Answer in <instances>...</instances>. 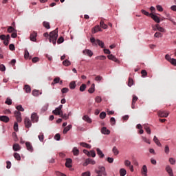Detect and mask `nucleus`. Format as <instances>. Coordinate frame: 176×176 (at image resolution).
I'll list each match as a JSON object with an SVG mask.
<instances>
[{
  "instance_id": "obj_37",
  "label": "nucleus",
  "mask_w": 176,
  "mask_h": 176,
  "mask_svg": "<svg viewBox=\"0 0 176 176\" xmlns=\"http://www.w3.org/2000/svg\"><path fill=\"white\" fill-rule=\"evenodd\" d=\"M98 31H101V28H100V25L95 26L93 30V33L96 34V32H98Z\"/></svg>"
},
{
  "instance_id": "obj_44",
  "label": "nucleus",
  "mask_w": 176,
  "mask_h": 176,
  "mask_svg": "<svg viewBox=\"0 0 176 176\" xmlns=\"http://www.w3.org/2000/svg\"><path fill=\"white\" fill-rule=\"evenodd\" d=\"M63 65H65V67H68V66L71 65V62H69V60H65L63 62Z\"/></svg>"
},
{
  "instance_id": "obj_51",
  "label": "nucleus",
  "mask_w": 176,
  "mask_h": 176,
  "mask_svg": "<svg viewBox=\"0 0 176 176\" xmlns=\"http://www.w3.org/2000/svg\"><path fill=\"white\" fill-rule=\"evenodd\" d=\"M14 131H19V124L17 122L14 124Z\"/></svg>"
},
{
  "instance_id": "obj_39",
  "label": "nucleus",
  "mask_w": 176,
  "mask_h": 176,
  "mask_svg": "<svg viewBox=\"0 0 176 176\" xmlns=\"http://www.w3.org/2000/svg\"><path fill=\"white\" fill-rule=\"evenodd\" d=\"M16 109H17V111H19V112H24V108H23V106H21V104L18 105L16 107Z\"/></svg>"
},
{
  "instance_id": "obj_12",
  "label": "nucleus",
  "mask_w": 176,
  "mask_h": 176,
  "mask_svg": "<svg viewBox=\"0 0 176 176\" xmlns=\"http://www.w3.org/2000/svg\"><path fill=\"white\" fill-rule=\"evenodd\" d=\"M31 119L33 123H36V122H38V114L33 113L31 116Z\"/></svg>"
},
{
  "instance_id": "obj_8",
  "label": "nucleus",
  "mask_w": 176,
  "mask_h": 176,
  "mask_svg": "<svg viewBox=\"0 0 176 176\" xmlns=\"http://www.w3.org/2000/svg\"><path fill=\"white\" fill-rule=\"evenodd\" d=\"M36 36H38V33H36V32H33L30 34V41H32V42H36Z\"/></svg>"
},
{
  "instance_id": "obj_31",
  "label": "nucleus",
  "mask_w": 176,
  "mask_h": 176,
  "mask_svg": "<svg viewBox=\"0 0 176 176\" xmlns=\"http://www.w3.org/2000/svg\"><path fill=\"white\" fill-rule=\"evenodd\" d=\"M96 45H98L100 47L104 48V42L100 40L97 39L96 41Z\"/></svg>"
},
{
  "instance_id": "obj_22",
  "label": "nucleus",
  "mask_w": 176,
  "mask_h": 176,
  "mask_svg": "<svg viewBox=\"0 0 176 176\" xmlns=\"http://www.w3.org/2000/svg\"><path fill=\"white\" fill-rule=\"evenodd\" d=\"M72 129V125H68L67 126H65L63 129V134H67L68 131H69L70 129Z\"/></svg>"
},
{
  "instance_id": "obj_24",
  "label": "nucleus",
  "mask_w": 176,
  "mask_h": 176,
  "mask_svg": "<svg viewBox=\"0 0 176 176\" xmlns=\"http://www.w3.org/2000/svg\"><path fill=\"white\" fill-rule=\"evenodd\" d=\"M153 141L156 144V145H157V146H162V143H160V141H159L157 137L154 136Z\"/></svg>"
},
{
  "instance_id": "obj_6",
  "label": "nucleus",
  "mask_w": 176,
  "mask_h": 176,
  "mask_svg": "<svg viewBox=\"0 0 176 176\" xmlns=\"http://www.w3.org/2000/svg\"><path fill=\"white\" fill-rule=\"evenodd\" d=\"M88 164H96V161H94L93 159L88 158L85 160V162L83 163L82 166L86 167Z\"/></svg>"
},
{
  "instance_id": "obj_26",
  "label": "nucleus",
  "mask_w": 176,
  "mask_h": 176,
  "mask_svg": "<svg viewBox=\"0 0 176 176\" xmlns=\"http://www.w3.org/2000/svg\"><path fill=\"white\" fill-rule=\"evenodd\" d=\"M60 77H56L54 79L53 82H52V86H54V85H56V83H60Z\"/></svg>"
},
{
  "instance_id": "obj_58",
  "label": "nucleus",
  "mask_w": 176,
  "mask_h": 176,
  "mask_svg": "<svg viewBox=\"0 0 176 176\" xmlns=\"http://www.w3.org/2000/svg\"><path fill=\"white\" fill-rule=\"evenodd\" d=\"M63 42H64V37L60 36L58 41H57V43H58V45H60V43H63Z\"/></svg>"
},
{
  "instance_id": "obj_43",
  "label": "nucleus",
  "mask_w": 176,
  "mask_h": 176,
  "mask_svg": "<svg viewBox=\"0 0 176 176\" xmlns=\"http://www.w3.org/2000/svg\"><path fill=\"white\" fill-rule=\"evenodd\" d=\"M96 60H107V56L102 55V56H98L96 57Z\"/></svg>"
},
{
  "instance_id": "obj_49",
  "label": "nucleus",
  "mask_w": 176,
  "mask_h": 176,
  "mask_svg": "<svg viewBox=\"0 0 176 176\" xmlns=\"http://www.w3.org/2000/svg\"><path fill=\"white\" fill-rule=\"evenodd\" d=\"M138 101V97L135 96V95L133 96V99H132V103L135 104Z\"/></svg>"
},
{
  "instance_id": "obj_56",
  "label": "nucleus",
  "mask_w": 176,
  "mask_h": 176,
  "mask_svg": "<svg viewBox=\"0 0 176 176\" xmlns=\"http://www.w3.org/2000/svg\"><path fill=\"white\" fill-rule=\"evenodd\" d=\"M169 163L172 165L175 164V159L173 157L169 158Z\"/></svg>"
},
{
  "instance_id": "obj_30",
  "label": "nucleus",
  "mask_w": 176,
  "mask_h": 176,
  "mask_svg": "<svg viewBox=\"0 0 176 176\" xmlns=\"http://www.w3.org/2000/svg\"><path fill=\"white\" fill-rule=\"evenodd\" d=\"M43 25L47 30H50V23L49 22H47V21L43 22Z\"/></svg>"
},
{
  "instance_id": "obj_60",
  "label": "nucleus",
  "mask_w": 176,
  "mask_h": 176,
  "mask_svg": "<svg viewBox=\"0 0 176 176\" xmlns=\"http://www.w3.org/2000/svg\"><path fill=\"white\" fill-rule=\"evenodd\" d=\"M141 74L143 78H145V76L148 75V72H146V70H142Z\"/></svg>"
},
{
  "instance_id": "obj_36",
  "label": "nucleus",
  "mask_w": 176,
  "mask_h": 176,
  "mask_svg": "<svg viewBox=\"0 0 176 176\" xmlns=\"http://www.w3.org/2000/svg\"><path fill=\"white\" fill-rule=\"evenodd\" d=\"M38 138L41 142H43V140L45 139V136L43 135V133H40V134L38 135Z\"/></svg>"
},
{
  "instance_id": "obj_45",
  "label": "nucleus",
  "mask_w": 176,
  "mask_h": 176,
  "mask_svg": "<svg viewBox=\"0 0 176 176\" xmlns=\"http://www.w3.org/2000/svg\"><path fill=\"white\" fill-rule=\"evenodd\" d=\"M154 36H155V38H162V36H163V34H162L159 32H157L155 33Z\"/></svg>"
},
{
  "instance_id": "obj_3",
  "label": "nucleus",
  "mask_w": 176,
  "mask_h": 176,
  "mask_svg": "<svg viewBox=\"0 0 176 176\" xmlns=\"http://www.w3.org/2000/svg\"><path fill=\"white\" fill-rule=\"evenodd\" d=\"M153 31H160V32H166V30L160 26V24H157L155 26H153Z\"/></svg>"
},
{
  "instance_id": "obj_47",
  "label": "nucleus",
  "mask_w": 176,
  "mask_h": 176,
  "mask_svg": "<svg viewBox=\"0 0 176 176\" xmlns=\"http://www.w3.org/2000/svg\"><path fill=\"white\" fill-rule=\"evenodd\" d=\"M133 83H134V81L133 80V78H129V82H128V86L129 87H131V86H133Z\"/></svg>"
},
{
  "instance_id": "obj_29",
  "label": "nucleus",
  "mask_w": 176,
  "mask_h": 176,
  "mask_svg": "<svg viewBox=\"0 0 176 176\" xmlns=\"http://www.w3.org/2000/svg\"><path fill=\"white\" fill-rule=\"evenodd\" d=\"M23 89L25 93H31V87H30V85H25Z\"/></svg>"
},
{
  "instance_id": "obj_41",
  "label": "nucleus",
  "mask_w": 176,
  "mask_h": 176,
  "mask_svg": "<svg viewBox=\"0 0 176 176\" xmlns=\"http://www.w3.org/2000/svg\"><path fill=\"white\" fill-rule=\"evenodd\" d=\"M142 141H144V142H146V144H151V140L148 139L146 137L142 136Z\"/></svg>"
},
{
  "instance_id": "obj_53",
  "label": "nucleus",
  "mask_w": 176,
  "mask_h": 176,
  "mask_svg": "<svg viewBox=\"0 0 176 176\" xmlns=\"http://www.w3.org/2000/svg\"><path fill=\"white\" fill-rule=\"evenodd\" d=\"M61 91L63 94H65V93H68L69 91V89L65 87L61 89Z\"/></svg>"
},
{
  "instance_id": "obj_28",
  "label": "nucleus",
  "mask_w": 176,
  "mask_h": 176,
  "mask_svg": "<svg viewBox=\"0 0 176 176\" xmlns=\"http://www.w3.org/2000/svg\"><path fill=\"white\" fill-rule=\"evenodd\" d=\"M73 152V155L74 156H78L79 155V149H78V148L74 147L72 150Z\"/></svg>"
},
{
  "instance_id": "obj_32",
  "label": "nucleus",
  "mask_w": 176,
  "mask_h": 176,
  "mask_svg": "<svg viewBox=\"0 0 176 176\" xmlns=\"http://www.w3.org/2000/svg\"><path fill=\"white\" fill-rule=\"evenodd\" d=\"M62 113H63V111L57 110V109H56L52 111V113H54V115L60 116H61Z\"/></svg>"
},
{
  "instance_id": "obj_38",
  "label": "nucleus",
  "mask_w": 176,
  "mask_h": 176,
  "mask_svg": "<svg viewBox=\"0 0 176 176\" xmlns=\"http://www.w3.org/2000/svg\"><path fill=\"white\" fill-rule=\"evenodd\" d=\"M14 157L16 160H21V157L20 156V154H19L18 153H14Z\"/></svg>"
},
{
  "instance_id": "obj_7",
  "label": "nucleus",
  "mask_w": 176,
  "mask_h": 176,
  "mask_svg": "<svg viewBox=\"0 0 176 176\" xmlns=\"http://www.w3.org/2000/svg\"><path fill=\"white\" fill-rule=\"evenodd\" d=\"M24 123H25V127H26V129H30V127L32 126V123L31 122V120H30V118L27 117L24 120Z\"/></svg>"
},
{
  "instance_id": "obj_50",
  "label": "nucleus",
  "mask_w": 176,
  "mask_h": 176,
  "mask_svg": "<svg viewBox=\"0 0 176 176\" xmlns=\"http://www.w3.org/2000/svg\"><path fill=\"white\" fill-rule=\"evenodd\" d=\"M86 90V84H82L80 87V91H85Z\"/></svg>"
},
{
  "instance_id": "obj_42",
  "label": "nucleus",
  "mask_w": 176,
  "mask_h": 176,
  "mask_svg": "<svg viewBox=\"0 0 176 176\" xmlns=\"http://www.w3.org/2000/svg\"><path fill=\"white\" fill-rule=\"evenodd\" d=\"M32 94L34 96V97H38V96H39V91L34 89L32 91Z\"/></svg>"
},
{
  "instance_id": "obj_33",
  "label": "nucleus",
  "mask_w": 176,
  "mask_h": 176,
  "mask_svg": "<svg viewBox=\"0 0 176 176\" xmlns=\"http://www.w3.org/2000/svg\"><path fill=\"white\" fill-rule=\"evenodd\" d=\"M144 130H146L147 134H151V128H149V126H148V124H144Z\"/></svg>"
},
{
  "instance_id": "obj_9",
  "label": "nucleus",
  "mask_w": 176,
  "mask_h": 176,
  "mask_svg": "<svg viewBox=\"0 0 176 176\" xmlns=\"http://www.w3.org/2000/svg\"><path fill=\"white\" fill-rule=\"evenodd\" d=\"M65 166L67 167L68 168H71V167H72V159H66Z\"/></svg>"
},
{
  "instance_id": "obj_2",
  "label": "nucleus",
  "mask_w": 176,
  "mask_h": 176,
  "mask_svg": "<svg viewBox=\"0 0 176 176\" xmlns=\"http://www.w3.org/2000/svg\"><path fill=\"white\" fill-rule=\"evenodd\" d=\"M95 173L96 174H100L107 176V172L105 171V167L104 166H98V170L96 169Z\"/></svg>"
},
{
  "instance_id": "obj_63",
  "label": "nucleus",
  "mask_w": 176,
  "mask_h": 176,
  "mask_svg": "<svg viewBox=\"0 0 176 176\" xmlns=\"http://www.w3.org/2000/svg\"><path fill=\"white\" fill-rule=\"evenodd\" d=\"M141 12L143 14H144V16H151V14L144 10H142Z\"/></svg>"
},
{
  "instance_id": "obj_20",
  "label": "nucleus",
  "mask_w": 176,
  "mask_h": 176,
  "mask_svg": "<svg viewBox=\"0 0 176 176\" xmlns=\"http://www.w3.org/2000/svg\"><path fill=\"white\" fill-rule=\"evenodd\" d=\"M69 87L71 89V90L75 89L76 87V82L75 81H72L69 85Z\"/></svg>"
},
{
  "instance_id": "obj_25",
  "label": "nucleus",
  "mask_w": 176,
  "mask_h": 176,
  "mask_svg": "<svg viewBox=\"0 0 176 176\" xmlns=\"http://www.w3.org/2000/svg\"><path fill=\"white\" fill-rule=\"evenodd\" d=\"M100 26L101 28H103V30H107V28H108V25L104 23V21L102 20L100 21Z\"/></svg>"
},
{
  "instance_id": "obj_27",
  "label": "nucleus",
  "mask_w": 176,
  "mask_h": 176,
  "mask_svg": "<svg viewBox=\"0 0 176 176\" xmlns=\"http://www.w3.org/2000/svg\"><path fill=\"white\" fill-rule=\"evenodd\" d=\"M82 120H84L85 122H87V123H91V119L87 115L82 117Z\"/></svg>"
},
{
  "instance_id": "obj_34",
  "label": "nucleus",
  "mask_w": 176,
  "mask_h": 176,
  "mask_svg": "<svg viewBox=\"0 0 176 176\" xmlns=\"http://www.w3.org/2000/svg\"><path fill=\"white\" fill-rule=\"evenodd\" d=\"M112 152L115 155V156L119 155V150H118V148L116 146L113 147Z\"/></svg>"
},
{
  "instance_id": "obj_19",
  "label": "nucleus",
  "mask_w": 176,
  "mask_h": 176,
  "mask_svg": "<svg viewBox=\"0 0 176 176\" xmlns=\"http://www.w3.org/2000/svg\"><path fill=\"white\" fill-rule=\"evenodd\" d=\"M82 53L89 56V57H91V56H93V52H91L90 50H85L82 52Z\"/></svg>"
},
{
  "instance_id": "obj_40",
  "label": "nucleus",
  "mask_w": 176,
  "mask_h": 176,
  "mask_svg": "<svg viewBox=\"0 0 176 176\" xmlns=\"http://www.w3.org/2000/svg\"><path fill=\"white\" fill-rule=\"evenodd\" d=\"M120 176H124V175H126V169H124V168H121V169L120 170Z\"/></svg>"
},
{
  "instance_id": "obj_23",
  "label": "nucleus",
  "mask_w": 176,
  "mask_h": 176,
  "mask_svg": "<svg viewBox=\"0 0 176 176\" xmlns=\"http://www.w3.org/2000/svg\"><path fill=\"white\" fill-rule=\"evenodd\" d=\"M96 152L98 155V156H100V157L101 159H102V157H104L105 155H104V153H102V151L100 149V148H96Z\"/></svg>"
},
{
  "instance_id": "obj_5",
  "label": "nucleus",
  "mask_w": 176,
  "mask_h": 176,
  "mask_svg": "<svg viewBox=\"0 0 176 176\" xmlns=\"http://www.w3.org/2000/svg\"><path fill=\"white\" fill-rule=\"evenodd\" d=\"M14 116L16 119V122H18V123L21 122V113L19 111H14Z\"/></svg>"
},
{
  "instance_id": "obj_61",
  "label": "nucleus",
  "mask_w": 176,
  "mask_h": 176,
  "mask_svg": "<svg viewBox=\"0 0 176 176\" xmlns=\"http://www.w3.org/2000/svg\"><path fill=\"white\" fill-rule=\"evenodd\" d=\"M0 71H1V72H5L6 71V67L3 65H0Z\"/></svg>"
},
{
  "instance_id": "obj_10",
  "label": "nucleus",
  "mask_w": 176,
  "mask_h": 176,
  "mask_svg": "<svg viewBox=\"0 0 176 176\" xmlns=\"http://www.w3.org/2000/svg\"><path fill=\"white\" fill-rule=\"evenodd\" d=\"M26 148L29 152H33L34 151V148L32 147V144L30 142H25Z\"/></svg>"
},
{
  "instance_id": "obj_21",
  "label": "nucleus",
  "mask_w": 176,
  "mask_h": 176,
  "mask_svg": "<svg viewBox=\"0 0 176 176\" xmlns=\"http://www.w3.org/2000/svg\"><path fill=\"white\" fill-rule=\"evenodd\" d=\"M80 146H83V148H87V149H90L91 148V146L86 142H80Z\"/></svg>"
},
{
  "instance_id": "obj_16",
  "label": "nucleus",
  "mask_w": 176,
  "mask_h": 176,
  "mask_svg": "<svg viewBox=\"0 0 176 176\" xmlns=\"http://www.w3.org/2000/svg\"><path fill=\"white\" fill-rule=\"evenodd\" d=\"M12 149L13 151H14V152H17L20 151V149H21V147L20 146V144H14L12 146Z\"/></svg>"
},
{
  "instance_id": "obj_13",
  "label": "nucleus",
  "mask_w": 176,
  "mask_h": 176,
  "mask_svg": "<svg viewBox=\"0 0 176 176\" xmlns=\"http://www.w3.org/2000/svg\"><path fill=\"white\" fill-rule=\"evenodd\" d=\"M166 171L168 173L169 176H174V173H173V168H171V166H167L166 167Z\"/></svg>"
},
{
  "instance_id": "obj_64",
  "label": "nucleus",
  "mask_w": 176,
  "mask_h": 176,
  "mask_svg": "<svg viewBox=\"0 0 176 176\" xmlns=\"http://www.w3.org/2000/svg\"><path fill=\"white\" fill-rule=\"evenodd\" d=\"M170 63L172 64V65H175V67H176V59L172 58Z\"/></svg>"
},
{
  "instance_id": "obj_54",
  "label": "nucleus",
  "mask_w": 176,
  "mask_h": 176,
  "mask_svg": "<svg viewBox=\"0 0 176 176\" xmlns=\"http://www.w3.org/2000/svg\"><path fill=\"white\" fill-rule=\"evenodd\" d=\"M60 118H62L63 119H65V120H68V116H67V114H63V112L60 114Z\"/></svg>"
},
{
  "instance_id": "obj_57",
  "label": "nucleus",
  "mask_w": 176,
  "mask_h": 176,
  "mask_svg": "<svg viewBox=\"0 0 176 176\" xmlns=\"http://www.w3.org/2000/svg\"><path fill=\"white\" fill-rule=\"evenodd\" d=\"M6 104H7V105H12V99L8 98L6 100Z\"/></svg>"
},
{
  "instance_id": "obj_1",
  "label": "nucleus",
  "mask_w": 176,
  "mask_h": 176,
  "mask_svg": "<svg viewBox=\"0 0 176 176\" xmlns=\"http://www.w3.org/2000/svg\"><path fill=\"white\" fill-rule=\"evenodd\" d=\"M57 38H58V28L55 29L50 33L48 41L50 43L52 42L53 45H56L57 43Z\"/></svg>"
},
{
  "instance_id": "obj_46",
  "label": "nucleus",
  "mask_w": 176,
  "mask_h": 176,
  "mask_svg": "<svg viewBox=\"0 0 176 176\" xmlns=\"http://www.w3.org/2000/svg\"><path fill=\"white\" fill-rule=\"evenodd\" d=\"M124 164L126 167H130L131 166V162H130L129 160H125Z\"/></svg>"
},
{
  "instance_id": "obj_4",
  "label": "nucleus",
  "mask_w": 176,
  "mask_h": 176,
  "mask_svg": "<svg viewBox=\"0 0 176 176\" xmlns=\"http://www.w3.org/2000/svg\"><path fill=\"white\" fill-rule=\"evenodd\" d=\"M169 114H170V113H168L166 111H159L157 112V115H158V116H160V118H167Z\"/></svg>"
},
{
  "instance_id": "obj_35",
  "label": "nucleus",
  "mask_w": 176,
  "mask_h": 176,
  "mask_svg": "<svg viewBox=\"0 0 176 176\" xmlns=\"http://www.w3.org/2000/svg\"><path fill=\"white\" fill-rule=\"evenodd\" d=\"M94 87H96V85L92 84L91 87L88 89L89 93L91 94H93V92L95 91Z\"/></svg>"
},
{
  "instance_id": "obj_15",
  "label": "nucleus",
  "mask_w": 176,
  "mask_h": 176,
  "mask_svg": "<svg viewBox=\"0 0 176 176\" xmlns=\"http://www.w3.org/2000/svg\"><path fill=\"white\" fill-rule=\"evenodd\" d=\"M0 120L1 122H4V123H8V122L10 120V118L6 116H0Z\"/></svg>"
},
{
  "instance_id": "obj_17",
  "label": "nucleus",
  "mask_w": 176,
  "mask_h": 176,
  "mask_svg": "<svg viewBox=\"0 0 176 176\" xmlns=\"http://www.w3.org/2000/svg\"><path fill=\"white\" fill-rule=\"evenodd\" d=\"M107 58H109V60H111L112 61H114L115 63H119V60H118L115 56H113V54H110L107 56Z\"/></svg>"
},
{
  "instance_id": "obj_11",
  "label": "nucleus",
  "mask_w": 176,
  "mask_h": 176,
  "mask_svg": "<svg viewBox=\"0 0 176 176\" xmlns=\"http://www.w3.org/2000/svg\"><path fill=\"white\" fill-rule=\"evenodd\" d=\"M141 173L144 176H148V168H146V165L142 166Z\"/></svg>"
},
{
  "instance_id": "obj_59",
  "label": "nucleus",
  "mask_w": 176,
  "mask_h": 176,
  "mask_svg": "<svg viewBox=\"0 0 176 176\" xmlns=\"http://www.w3.org/2000/svg\"><path fill=\"white\" fill-rule=\"evenodd\" d=\"M95 101H96V102L100 103V102H101V101H102V99L100 96H96L95 98Z\"/></svg>"
},
{
  "instance_id": "obj_18",
  "label": "nucleus",
  "mask_w": 176,
  "mask_h": 176,
  "mask_svg": "<svg viewBox=\"0 0 176 176\" xmlns=\"http://www.w3.org/2000/svg\"><path fill=\"white\" fill-rule=\"evenodd\" d=\"M101 133H102V134H107L108 135V134L111 133V131L108 130L107 129V127L104 126L101 129Z\"/></svg>"
},
{
  "instance_id": "obj_52",
  "label": "nucleus",
  "mask_w": 176,
  "mask_h": 176,
  "mask_svg": "<svg viewBox=\"0 0 176 176\" xmlns=\"http://www.w3.org/2000/svg\"><path fill=\"white\" fill-rule=\"evenodd\" d=\"M110 122L111 123V125L113 126L116 123V120H115V118L112 117L110 119Z\"/></svg>"
},
{
  "instance_id": "obj_14",
  "label": "nucleus",
  "mask_w": 176,
  "mask_h": 176,
  "mask_svg": "<svg viewBox=\"0 0 176 176\" xmlns=\"http://www.w3.org/2000/svg\"><path fill=\"white\" fill-rule=\"evenodd\" d=\"M151 17L155 21V23H160V18L157 15L153 14V13L151 14Z\"/></svg>"
},
{
  "instance_id": "obj_55",
  "label": "nucleus",
  "mask_w": 176,
  "mask_h": 176,
  "mask_svg": "<svg viewBox=\"0 0 176 176\" xmlns=\"http://www.w3.org/2000/svg\"><path fill=\"white\" fill-rule=\"evenodd\" d=\"M14 31H16V30H14V28L12 26H10L8 29V32L10 33L14 32Z\"/></svg>"
},
{
  "instance_id": "obj_62",
  "label": "nucleus",
  "mask_w": 176,
  "mask_h": 176,
  "mask_svg": "<svg viewBox=\"0 0 176 176\" xmlns=\"http://www.w3.org/2000/svg\"><path fill=\"white\" fill-rule=\"evenodd\" d=\"M24 57L25 59H27V58H28V57H30V52H28V50H25Z\"/></svg>"
},
{
  "instance_id": "obj_48",
  "label": "nucleus",
  "mask_w": 176,
  "mask_h": 176,
  "mask_svg": "<svg viewBox=\"0 0 176 176\" xmlns=\"http://www.w3.org/2000/svg\"><path fill=\"white\" fill-rule=\"evenodd\" d=\"M106 116H107V113H105L104 111L100 113V119H105Z\"/></svg>"
}]
</instances>
